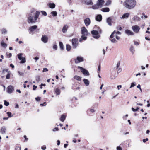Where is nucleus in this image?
<instances>
[{
	"label": "nucleus",
	"mask_w": 150,
	"mask_h": 150,
	"mask_svg": "<svg viewBox=\"0 0 150 150\" xmlns=\"http://www.w3.org/2000/svg\"><path fill=\"white\" fill-rule=\"evenodd\" d=\"M40 13V12L36 11L33 13L31 12L29 14L28 17V22L29 23H33L36 22Z\"/></svg>",
	"instance_id": "f257e3e1"
},
{
	"label": "nucleus",
	"mask_w": 150,
	"mask_h": 150,
	"mask_svg": "<svg viewBox=\"0 0 150 150\" xmlns=\"http://www.w3.org/2000/svg\"><path fill=\"white\" fill-rule=\"evenodd\" d=\"M135 0H126L124 2L125 6L129 9L134 8L136 5Z\"/></svg>",
	"instance_id": "f03ea898"
},
{
	"label": "nucleus",
	"mask_w": 150,
	"mask_h": 150,
	"mask_svg": "<svg viewBox=\"0 0 150 150\" xmlns=\"http://www.w3.org/2000/svg\"><path fill=\"white\" fill-rule=\"evenodd\" d=\"M81 32L82 35L79 40L80 42H81L82 40H86L87 37L84 36H87L88 35V32L87 29L85 27H82L81 28Z\"/></svg>",
	"instance_id": "7ed1b4c3"
},
{
	"label": "nucleus",
	"mask_w": 150,
	"mask_h": 150,
	"mask_svg": "<svg viewBox=\"0 0 150 150\" xmlns=\"http://www.w3.org/2000/svg\"><path fill=\"white\" fill-rule=\"evenodd\" d=\"M104 0H98L97 4L92 6L93 9H96L101 8L104 4Z\"/></svg>",
	"instance_id": "20e7f679"
},
{
	"label": "nucleus",
	"mask_w": 150,
	"mask_h": 150,
	"mask_svg": "<svg viewBox=\"0 0 150 150\" xmlns=\"http://www.w3.org/2000/svg\"><path fill=\"white\" fill-rule=\"evenodd\" d=\"M22 53H20L17 55V57L19 59L21 60L20 62L21 63H24L26 62L25 58V57H22Z\"/></svg>",
	"instance_id": "39448f33"
},
{
	"label": "nucleus",
	"mask_w": 150,
	"mask_h": 150,
	"mask_svg": "<svg viewBox=\"0 0 150 150\" xmlns=\"http://www.w3.org/2000/svg\"><path fill=\"white\" fill-rule=\"evenodd\" d=\"M72 45L74 48H76L78 45V40L76 38L73 39L72 40Z\"/></svg>",
	"instance_id": "423d86ee"
},
{
	"label": "nucleus",
	"mask_w": 150,
	"mask_h": 150,
	"mask_svg": "<svg viewBox=\"0 0 150 150\" xmlns=\"http://www.w3.org/2000/svg\"><path fill=\"white\" fill-rule=\"evenodd\" d=\"M78 68L81 69V72H82L84 75L88 76L89 75V73L88 71L85 69L80 66H78Z\"/></svg>",
	"instance_id": "0eeeda50"
},
{
	"label": "nucleus",
	"mask_w": 150,
	"mask_h": 150,
	"mask_svg": "<svg viewBox=\"0 0 150 150\" xmlns=\"http://www.w3.org/2000/svg\"><path fill=\"white\" fill-rule=\"evenodd\" d=\"M132 29L133 31L136 33H138L140 30V27L137 25H134L132 27Z\"/></svg>",
	"instance_id": "6e6552de"
},
{
	"label": "nucleus",
	"mask_w": 150,
	"mask_h": 150,
	"mask_svg": "<svg viewBox=\"0 0 150 150\" xmlns=\"http://www.w3.org/2000/svg\"><path fill=\"white\" fill-rule=\"evenodd\" d=\"M91 34L93 35V37L96 39H98L99 37L98 32L96 30L92 31L91 32Z\"/></svg>",
	"instance_id": "1a4fd4ad"
},
{
	"label": "nucleus",
	"mask_w": 150,
	"mask_h": 150,
	"mask_svg": "<svg viewBox=\"0 0 150 150\" xmlns=\"http://www.w3.org/2000/svg\"><path fill=\"white\" fill-rule=\"evenodd\" d=\"M7 92L9 94L11 93L14 90V88L13 86L10 85L7 88Z\"/></svg>",
	"instance_id": "9d476101"
},
{
	"label": "nucleus",
	"mask_w": 150,
	"mask_h": 150,
	"mask_svg": "<svg viewBox=\"0 0 150 150\" xmlns=\"http://www.w3.org/2000/svg\"><path fill=\"white\" fill-rule=\"evenodd\" d=\"M83 61V58L81 57H77V58L75 59V63H78L81 62Z\"/></svg>",
	"instance_id": "9b49d317"
},
{
	"label": "nucleus",
	"mask_w": 150,
	"mask_h": 150,
	"mask_svg": "<svg viewBox=\"0 0 150 150\" xmlns=\"http://www.w3.org/2000/svg\"><path fill=\"white\" fill-rule=\"evenodd\" d=\"M48 38L47 35H43L41 38V40L44 43H47L48 42Z\"/></svg>",
	"instance_id": "f8f14e48"
},
{
	"label": "nucleus",
	"mask_w": 150,
	"mask_h": 150,
	"mask_svg": "<svg viewBox=\"0 0 150 150\" xmlns=\"http://www.w3.org/2000/svg\"><path fill=\"white\" fill-rule=\"evenodd\" d=\"M37 28V26L36 25H35L30 26L29 27L28 30L30 33L33 31L35 30Z\"/></svg>",
	"instance_id": "ddd939ff"
},
{
	"label": "nucleus",
	"mask_w": 150,
	"mask_h": 150,
	"mask_svg": "<svg viewBox=\"0 0 150 150\" xmlns=\"http://www.w3.org/2000/svg\"><path fill=\"white\" fill-rule=\"evenodd\" d=\"M84 22L86 26H88L90 24L91 21L89 18H86L84 20Z\"/></svg>",
	"instance_id": "4468645a"
},
{
	"label": "nucleus",
	"mask_w": 150,
	"mask_h": 150,
	"mask_svg": "<svg viewBox=\"0 0 150 150\" xmlns=\"http://www.w3.org/2000/svg\"><path fill=\"white\" fill-rule=\"evenodd\" d=\"M6 127L5 126H3L1 127L0 132L1 133L4 134L6 133Z\"/></svg>",
	"instance_id": "2eb2a0df"
},
{
	"label": "nucleus",
	"mask_w": 150,
	"mask_h": 150,
	"mask_svg": "<svg viewBox=\"0 0 150 150\" xmlns=\"http://www.w3.org/2000/svg\"><path fill=\"white\" fill-rule=\"evenodd\" d=\"M125 33L126 34L129 35H134V33L132 31L127 29L125 30Z\"/></svg>",
	"instance_id": "dca6fc26"
},
{
	"label": "nucleus",
	"mask_w": 150,
	"mask_h": 150,
	"mask_svg": "<svg viewBox=\"0 0 150 150\" xmlns=\"http://www.w3.org/2000/svg\"><path fill=\"white\" fill-rule=\"evenodd\" d=\"M68 27V26L67 25H65L62 28V32L64 33H66Z\"/></svg>",
	"instance_id": "f3484780"
},
{
	"label": "nucleus",
	"mask_w": 150,
	"mask_h": 150,
	"mask_svg": "<svg viewBox=\"0 0 150 150\" xmlns=\"http://www.w3.org/2000/svg\"><path fill=\"white\" fill-rule=\"evenodd\" d=\"M102 19V16L100 14L96 16V20L100 22V21Z\"/></svg>",
	"instance_id": "a211bd4d"
},
{
	"label": "nucleus",
	"mask_w": 150,
	"mask_h": 150,
	"mask_svg": "<svg viewBox=\"0 0 150 150\" xmlns=\"http://www.w3.org/2000/svg\"><path fill=\"white\" fill-rule=\"evenodd\" d=\"M129 14L128 13L124 14L123 15L122 17H121V19L127 18L129 17Z\"/></svg>",
	"instance_id": "6ab92c4d"
},
{
	"label": "nucleus",
	"mask_w": 150,
	"mask_h": 150,
	"mask_svg": "<svg viewBox=\"0 0 150 150\" xmlns=\"http://www.w3.org/2000/svg\"><path fill=\"white\" fill-rule=\"evenodd\" d=\"M83 82L86 86H88L89 85L90 82L87 79H84Z\"/></svg>",
	"instance_id": "aec40b11"
},
{
	"label": "nucleus",
	"mask_w": 150,
	"mask_h": 150,
	"mask_svg": "<svg viewBox=\"0 0 150 150\" xmlns=\"http://www.w3.org/2000/svg\"><path fill=\"white\" fill-rule=\"evenodd\" d=\"M66 115H62L60 118V121L62 122H64L66 119Z\"/></svg>",
	"instance_id": "412c9836"
},
{
	"label": "nucleus",
	"mask_w": 150,
	"mask_h": 150,
	"mask_svg": "<svg viewBox=\"0 0 150 150\" xmlns=\"http://www.w3.org/2000/svg\"><path fill=\"white\" fill-rule=\"evenodd\" d=\"M101 11L103 12H108L110 11V9L106 7L102 8Z\"/></svg>",
	"instance_id": "4be33fe9"
},
{
	"label": "nucleus",
	"mask_w": 150,
	"mask_h": 150,
	"mask_svg": "<svg viewBox=\"0 0 150 150\" xmlns=\"http://www.w3.org/2000/svg\"><path fill=\"white\" fill-rule=\"evenodd\" d=\"M111 19L110 17L108 18L106 21L108 23L109 25L111 26L112 24L111 23Z\"/></svg>",
	"instance_id": "5701e85b"
},
{
	"label": "nucleus",
	"mask_w": 150,
	"mask_h": 150,
	"mask_svg": "<svg viewBox=\"0 0 150 150\" xmlns=\"http://www.w3.org/2000/svg\"><path fill=\"white\" fill-rule=\"evenodd\" d=\"M55 93L57 95H60V89L59 88H56L54 90Z\"/></svg>",
	"instance_id": "b1692460"
},
{
	"label": "nucleus",
	"mask_w": 150,
	"mask_h": 150,
	"mask_svg": "<svg viewBox=\"0 0 150 150\" xmlns=\"http://www.w3.org/2000/svg\"><path fill=\"white\" fill-rule=\"evenodd\" d=\"M48 6L51 8H54L55 7V5L54 3H49Z\"/></svg>",
	"instance_id": "393cba45"
},
{
	"label": "nucleus",
	"mask_w": 150,
	"mask_h": 150,
	"mask_svg": "<svg viewBox=\"0 0 150 150\" xmlns=\"http://www.w3.org/2000/svg\"><path fill=\"white\" fill-rule=\"evenodd\" d=\"M133 20L135 21H140V18L139 17L136 16L134 17L133 18Z\"/></svg>",
	"instance_id": "a878e982"
},
{
	"label": "nucleus",
	"mask_w": 150,
	"mask_h": 150,
	"mask_svg": "<svg viewBox=\"0 0 150 150\" xmlns=\"http://www.w3.org/2000/svg\"><path fill=\"white\" fill-rule=\"evenodd\" d=\"M74 78L78 81H81V77L80 76L75 75L74 76Z\"/></svg>",
	"instance_id": "bb28decb"
},
{
	"label": "nucleus",
	"mask_w": 150,
	"mask_h": 150,
	"mask_svg": "<svg viewBox=\"0 0 150 150\" xmlns=\"http://www.w3.org/2000/svg\"><path fill=\"white\" fill-rule=\"evenodd\" d=\"M86 4L88 5H92L93 3L91 0H89V1H86Z\"/></svg>",
	"instance_id": "cd10ccee"
},
{
	"label": "nucleus",
	"mask_w": 150,
	"mask_h": 150,
	"mask_svg": "<svg viewBox=\"0 0 150 150\" xmlns=\"http://www.w3.org/2000/svg\"><path fill=\"white\" fill-rule=\"evenodd\" d=\"M51 14L54 17L57 16V13L56 11H53L51 12Z\"/></svg>",
	"instance_id": "c85d7f7f"
},
{
	"label": "nucleus",
	"mask_w": 150,
	"mask_h": 150,
	"mask_svg": "<svg viewBox=\"0 0 150 150\" xmlns=\"http://www.w3.org/2000/svg\"><path fill=\"white\" fill-rule=\"evenodd\" d=\"M116 32V31L115 30L111 34V35L110 36V38H113L115 37V33Z\"/></svg>",
	"instance_id": "c756f323"
},
{
	"label": "nucleus",
	"mask_w": 150,
	"mask_h": 150,
	"mask_svg": "<svg viewBox=\"0 0 150 150\" xmlns=\"http://www.w3.org/2000/svg\"><path fill=\"white\" fill-rule=\"evenodd\" d=\"M130 51L132 52V54H133L134 53L135 50L134 49V48L133 46H131L130 48Z\"/></svg>",
	"instance_id": "7c9ffc66"
},
{
	"label": "nucleus",
	"mask_w": 150,
	"mask_h": 150,
	"mask_svg": "<svg viewBox=\"0 0 150 150\" xmlns=\"http://www.w3.org/2000/svg\"><path fill=\"white\" fill-rule=\"evenodd\" d=\"M1 45L2 46L4 47H6L7 46V45L3 41L1 42Z\"/></svg>",
	"instance_id": "2f4dec72"
},
{
	"label": "nucleus",
	"mask_w": 150,
	"mask_h": 150,
	"mask_svg": "<svg viewBox=\"0 0 150 150\" xmlns=\"http://www.w3.org/2000/svg\"><path fill=\"white\" fill-rule=\"evenodd\" d=\"M59 45L60 48L61 50H63L64 49L63 45L62 43V42H59Z\"/></svg>",
	"instance_id": "473e14b6"
},
{
	"label": "nucleus",
	"mask_w": 150,
	"mask_h": 150,
	"mask_svg": "<svg viewBox=\"0 0 150 150\" xmlns=\"http://www.w3.org/2000/svg\"><path fill=\"white\" fill-rule=\"evenodd\" d=\"M71 49V46L70 45L68 44H67L66 45V50L67 51H69Z\"/></svg>",
	"instance_id": "72a5a7b5"
},
{
	"label": "nucleus",
	"mask_w": 150,
	"mask_h": 150,
	"mask_svg": "<svg viewBox=\"0 0 150 150\" xmlns=\"http://www.w3.org/2000/svg\"><path fill=\"white\" fill-rule=\"evenodd\" d=\"M35 78L36 81L38 82L40 80V76H39L38 75H37L35 77Z\"/></svg>",
	"instance_id": "f704fd0d"
},
{
	"label": "nucleus",
	"mask_w": 150,
	"mask_h": 150,
	"mask_svg": "<svg viewBox=\"0 0 150 150\" xmlns=\"http://www.w3.org/2000/svg\"><path fill=\"white\" fill-rule=\"evenodd\" d=\"M6 56L7 57L9 58L11 57L12 54L10 53L7 52L6 53Z\"/></svg>",
	"instance_id": "c9c22d12"
},
{
	"label": "nucleus",
	"mask_w": 150,
	"mask_h": 150,
	"mask_svg": "<svg viewBox=\"0 0 150 150\" xmlns=\"http://www.w3.org/2000/svg\"><path fill=\"white\" fill-rule=\"evenodd\" d=\"M111 3V1L110 0H108L106 2L105 6H108L110 5Z\"/></svg>",
	"instance_id": "e433bc0d"
},
{
	"label": "nucleus",
	"mask_w": 150,
	"mask_h": 150,
	"mask_svg": "<svg viewBox=\"0 0 150 150\" xmlns=\"http://www.w3.org/2000/svg\"><path fill=\"white\" fill-rule=\"evenodd\" d=\"M1 30V33L2 34H6V33L7 32V30L6 29H4V28H3V29H2Z\"/></svg>",
	"instance_id": "4c0bfd02"
},
{
	"label": "nucleus",
	"mask_w": 150,
	"mask_h": 150,
	"mask_svg": "<svg viewBox=\"0 0 150 150\" xmlns=\"http://www.w3.org/2000/svg\"><path fill=\"white\" fill-rule=\"evenodd\" d=\"M110 41L113 43H116L117 42V40L115 38H112V39H110Z\"/></svg>",
	"instance_id": "58836bf2"
},
{
	"label": "nucleus",
	"mask_w": 150,
	"mask_h": 150,
	"mask_svg": "<svg viewBox=\"0 0 150 150\" xmlns=\"http://www.w3.org/2000/svg\"><path fill=\"white\" fill-rule=\"evenodd\" d=\"M136 85V83L135 82H132L131 84V86L130 87V88H132V87L135 86Z\"/></svg>",
	"instance_id": "ea45409f"
},
{
	"label": "nucleus",
	"mask_w": 150,
	"mask_h": 150,
	"mask_svg": "<svg viewBox=\"0 0 150 150\" xmlns=\"http://www.w3.org/2000/svg\"><path fill=\"white\" fill-rule=\"evenodd\" d=\"M139 108V107H137L136 109H135L133 108H132V109L133 112H136L138 111Z\"/></svg>",
	"instance_id": "a19ab883"
},
{
	"label": "nucleus",
	"mask_w": 150,
	"mask_h": 150,
	"mask_svg": "<svg viewBox=\"0 0 150 150\" xmlns=\"http://www.w3.org/2000/svg\"><path fill=\"white\" fill-rule=\"evenodd\" d=\"M18 73L20 76H23L24 75V73L23 72H20L19 71H18Z\"/></svg>",
	"instance_id": "79ce46f5"
},
{
	"label": "nucleus",
	"mask_w": 150,
	"mask_h": 150,
	"mask_svg": "<svg viewBox=\"0 0 150 150\" xmlns=\"http://www.w3.org/2000/svg\"><path fill=\"white\" fill-rule=\"evenodd\" d=\"M4 104L5 105V106H7L9 105V102H7L6 100H5L4 101Z\"/></svg>",
	"instance_id": "37998d69"
},
{
	"label": "nucleus",
	"mask_w": 150,
	"mask_h": 150,
	"mask_svg": "<svg viewBox=\"0 0 150 150\" xmlns=\"http://www.w3.org/2000/svg\"><path fill=\"white\" fill-rule=\"evenodd\" d=\"M7 114L9 117H11L12 116L11 115V113L10 112H7Z\"/></svg>",
	"instance_id": "c03bdc74"
},
{
	"label": "nucleus",
	"mask_w": 150,
	"mask_h": 150,
	"mask_svg": "<svg viewBox=\"0 0 150 150\" xmlns=\"http://www.w3.org/2000/svg\"><path fill=\"white\" fill-rule=\"evenodd\" d=\"M42 14L44 16H46L47 15L46 12L45 11H42Z\"/></svg>",
	"instance_id": "a18cd8bd"
},
{
	"label": "nucleus",
	"mask_w": 150,
	"mask_h": 150,
	"mask_svg": "<svg viewBox=\"0 0 150 150\" xmlns=\"http://www.w3.org/2000/svg\"><path fill=\"white\" fill-rule=\"evenodd\" d=\"M53 48L54 49H55V50H57V46L56 45H54L53 46Z\"/></svg>",
	"instance_id": "49530a36"
},
{
	"label": "nucleus",
	"mask_w": 150,
	"mask_h": 150,
	"mask_svg": "<svg viewBox=\"0 0 150 150\" xmlns=\"http://www.w3.org/2000/svg\"><path fill=\"white\" fill-rule=\"evenodd\" d=\"M35 100L38 101H39L40 100V97H38L35 98Z\"/></svg>",
	"instance_id": "de8ad7c7"
},
{
	"label": "nucleus",
	"mask_w": 150,
	"mask_h": 150,
	"mask_svg": "<svg viewBox=\"0 0 150 150\" xmlns=\"http://www.w3.org/2000/svg\"><path fill=\"white\" fill-rule=\"evenodd\" d=\"M120 62H118L117 63V66H116L117 69H118V68L120 66Z\"/></svg>",
	"instance_id": "09e8293b"
},
{
	"label": "nucleus",
	"mask_w": 150,
	"mask_h": 150,
	"mask_svg": "<svg viewBox=\"0 0 150 150\" xmlns=\"http://www.w3.org/2000/svg\"><path fill=\"white\" fill-rule=\"evenodd\" d=\"M59 130L58 128V127H55L53 129V131L54 132H55L56 131H57Z\"/></svg>",
	"instance_id": "8fccbe9b"
},
{
	"label": "nucleus",
	"mask_w": 150,
	"mask_h": 150,
	"mask_svg": "<svg viewBox=\"0 0 150 150\" xmlns=\"http://www.w3.org/2000/svg\"><path fill=\"white\" fill-rule=\"evenodd\" d=\"M48 71V69L47 68H45L43 69V72H47Z\"/></svg>",
	"instance_id": "3c124183"
},
{
	"label": "nucleus",
	"mask_w": 150,
	"mask_h": 150,
	"mask_svg": "<svg viewBox=\"0 0 150 150\" xmlns=\"http://www.w3.org/2000/svg\"><path fill=\"white\" fill-rule=\"evenodd\" d=\"M10 78V75L9 74H8L6 76V79H9Z\"/></svg>",
	"instance_id": "603ef678"
},
{
	"label": "nucleus",
	"mask_w": 150,
	"mask_h": 150,
	"mask_svg": "<svg viewBox=\"0 0 150 150\" xmlns=\"http://www.w3.org/2000/svg\"><path fill=\"white\" fill-rule=\"evenodd\" d=\"M121 34V32L118 31H116V32L115 33V35H120Z\"/></svg>",
	"instance_id": "864d4df0"
},
{
	"label": "nucleus",
	"mask_w": 150,
	"mask_h": 150,
	"mask_svg": "<svg viewBox=\"0 0 150 150\" xmlns=\"http://www.w3.org/2000/svg\"><path fill=\"white\" fill-rule=\"evenodd\" d=\"M116 77H117L116 76H113L112 75L110 77V79H115L116 78Z\"/></svg>",
	"instance_id": "5fc2aeb1"
},
{
	"label": "nucleus",
	"mask_w": 150,
	"mask_h": 150,
	"mask_svg": "<svg viewBox=\"0 0 150 150\" xmlns=\"http://www.w3.org/2000/svg\"><path fill=\"white\" fill-rule=\"evenodd\" d=\"M116 149L117 150H122V148L120 146H117Z\"/></svg>",
	"instance_id": "6e6d98bb"
},
{
	"label": "nucleus",
	"mask_w": 150,
	"mask_h": 150,
	"mask_svg": "<svg viewBox=\"0 0 150 150\" xmlns=\"http://www.w3.org/2000/svg\"><path fill=\"white\" fill-rule=\"evenodd\" d=\"M41 149L42 150H45L46 149V147L45 146H43L41 147Z\"/></svg>",
	"instance_id": "4d7b16f0"
},
{
	"label": "nucleus",
	"mask_w": 150,
	"mask_h": 150,
	"mask_svg": "<svg viewBox=\"0 0 150 150\" xmlns=\"http://www.w3.org/2000/svg\"><path fill=\"white\" fill-rule=\"evenodd\" d=\"M8 70L7 69H3V71L4 73L5 72H8Z\"/></svg>",
	"instance_id": "13d9d810"
},
{
	"label": "nucleus",
	"mask_w": 150,
	"mask_h": 150,
	"mask_svg": "<svg viewBox=\"0 0 150 150\" xmlns=\"http://www.w3.org/2000/svg\"><path fill=\"white\" fill-rule=\"evenodd\" d=\"M128 116V115L127 114L125 116L123 117V118L124 120H126V118Z\"/></svg>",
	"instance_id": "bf43d9fd"
},
{
	"label": "nucleus",
	"mask_w": 150,
	"mask_h": 150,
	"mask_svg": "<svg viewBox=\"0 0 150 150\" xmlns=\"http://www.w3.org/2000/svg\"><path fill=\"white\" fill-rule=\"evenodd\" d=\"M148 140V139L147 138H146V139H144L143 140V141L144 143H145L146 142V141H147Z\"/></svg>",
	"instance_id": "052dcab7"
},
{
	"label": "nucleus",
	"mask_w": 150,
	"mask_h": 150,
	"mask_svg": "<svg viewBox=\"0 0 150 150\" xmlns=\"http://www.w3.org/2000/svg\"><path fill=\"white\" fill-rule=\"evenodd\" d=\"M141 18H144L145 19H146V18H147V16L146 15H144V16H142L141 17Z\"/></svg>",
	"instance_id": "680f3d73"
},
{
	"label": "nucleus",
	"mask_w": 150,
	"mask_h": 150,
	"mask_svg": "<svg viewBox=\"0 0 150 150\" xmlns=\"http://www.w3.org/2000/svg\"><path fill=\"white\" fill-rule=\"evenodd\" d=\"M117 87L118 90H119L120 88H122V86L121 85H120L117 86Z\"/></svg>",
	"instance_id": "e2e57ef3"
},
{
	"label": "nucleus",
	"mask_w": 150,
	"mask_h": 150,
	"mask_svg": "<svg viewBox=\"0 0 150 150\" xmlns=\"http://www.w3.org/2000/svg\"><path fill=\"white\" fill-rule=\"evenodd\" d=\"M33 59L35 60V62H36L37 60L39 59V58L38 57H34Z\"/></svg>",
	"instance_id": "0e129e2a"
},
{
	"label": "nucleus",
	"mask_w": 150,
	"mask_h": 150,
	"mask_svg": "<svg viewBox=\"0 0 150 150\" xmlns=\"http://www.w3.org/2000/svg\"><path fill=\"white\" fill-rule=\"evenodd\" d=\"M134 44L135 45H137V46L139 45V43L138 42H136V41L134 42Z\"/></svg>",
	"instance_id": "69168bd1"
},
{
	"label": "nucleus",
	"mask_w": 150,
	"mask_h": 150,
	"mask_svg": "<svg viewBox=\"0 0 150 150\" xmlns=\"http://www.w3.org/2000/svg\"><path fill=\"white\" fill-rule=\"evenodd\" d=\"M115 37L117 40H119L120 38V37L117 36V35H115Z\"/></svg>",
	"instance_id": "338daca9"
},
{
	"label": "nucleus",
	"mask_w": 150,
	"mask_h": 150,
	"mask_svg": "<svg viewBox=\"0 0 150 150\" xmlns=\"http://www.w3.org/2000/svg\"><path fill=\"white\" fill-rule=\"evenodd\" d=\"M37 88V86H35V85L33 86V90H35Z\"/></svg>",
	"instance_id": "774afa93"
}]
</instances>
